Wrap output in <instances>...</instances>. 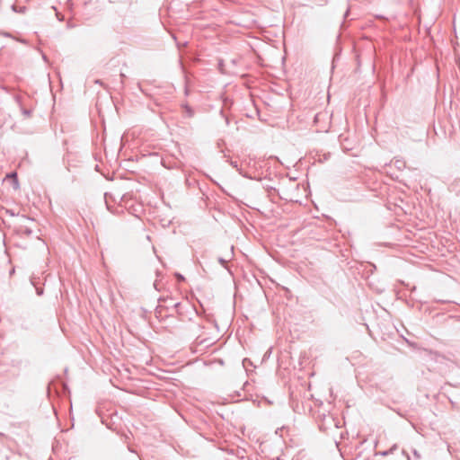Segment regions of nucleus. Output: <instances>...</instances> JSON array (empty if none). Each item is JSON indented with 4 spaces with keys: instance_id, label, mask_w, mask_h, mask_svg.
I'll use <instances>...</instances> for the list:
<instances>
[{
    "instance_id": "obj_13",
    "label": "nucleus",
    "mask_w": 460,
    "mask_h": 460,
    "mask_svg": "<svg viewBox=\"0 0 460 460\" xmlns=\"http://www.w3.org/2000/svg\"><path fill=\"white\" fill-rule=\"evenodd\" d=\"M154 287H155V289H157V281H155V282L154 283Z\"/></svg>"
},
{
    "instance_id": "obj_4",
    "label": "nucleus",
    "mask_w": 460,
    "mask_h": 460,
    "mask_svg": "<svg viewBox=\"0 0 460 460\" xmlns=\"http://www.w3.org/2000/svg\"><path fill=\"white\" fill-rule=\"evenodd\" d=\"M11 9H12V11H13L15 13H25L26 11H27V7L26 6H17L15 4H13L11 6Z\"/></svg>"
},
{
    "instance_id": "obj_11",
    "label": "nucleus",
    "mask_w": 460,
    "mask_h": 460,
    "mask_svg": "<svg viewBox=\"0 0 460 460\" xmlns=\"http://www.w3.org/2000/svg\"><path fill=\"white\" fill-rule=\"evenodd\" d=\"M349 13V9H348L344 14V18H347Z\"/></svg>"
},
{
    "instance_id": "obj_9",
    "label": "nucleus",
    "mask_w": 460,
    "mask_h": 460,
    "mask_svg": "<svg viewBox=\"0 0 460 460\" xmlns=\"http://www.w3.org/2000/svg\"><path fill=\"white\" fill-rule=\"evenodd\" d=\"M321 114H316L314 117V121L317 122L319 120Z\"/></svg>"
},
{
    "instance_id": "obj_15",
    "label": "nucleus",
    "mask_w": 460,
    "mask_h": 460,
    "mask_svg": "<svg viewBox=\"0 0 460 460\" xmlns=\"http://www.w3.org/2000/svg\"><path fill=\"white\" fill-rule=\"evenodd\" d=\"M7 213H10L11 216H14V213L11 212L10 210H7Z\"/></svg>"
},
{
    "instance_id": "obj_6",
    "label": "nucleus",
    "mask_w": 460,
    "mask_h": 460,
    "mask_svg": "<svg viewBox=\"0 0 460 460\" xmlns=\"http://www.w3.org/2000/svg\"><path fill=\"white\" fill-rule=\"evenodd\" d=\"M218 262H219L222 266L226 267V263H227V260H226V259H224V258H221V257H220V258H218Z\"/></svg>"
},
{
    "instance_id": "obj_14",
    "label": "nucleus",
    "mask_w": 460,
    "mask_h": 460,
    "mask_svg": "<svg viewBox=\"0 0 460 460\" xmlns=\"http://www.w3.org/2000/svg\"><path fill=\"white\" fill-rule=\"evenodd\" d=\"M376 18H378V19H383L384 17H383L381 14H378V15L376 16Z\"/></svg>"
},
{
    "instance_id": "obj_7",
    "label": "nucleus",
    "mask_w": 460,
    "mask_h": 460,
    "mask_svg": "<svg viewBox=\"0 0 460 460\" xmlns=\"http://www.w3.org/2000/svg\"><path fill=\"white\" fill-rule=\"evenodd\" d=\"M412 453H413V456H414V457H415L416 459H420V453H419L416 449H414V450L412 451Z\"/></svg>"
},
{
    "instance_id": "obj_16",
    "label": "nucleus",
    "mask_w": 460,
    "mask_h": 460,
    "mask_svg": "<svg viewBox=\"0 0 460 460\" xmlns=\"http://www.w3.org/2000/svg\"><path fill=\"white\" fill-rule=\"evenodd\" d=\"M2 435V433H0V436Z\"/></svg>"
},
{
    "instance_id": "obj_1",
    "label": "nucleus",
    "mask_w": 460,
    "mask_h": 460,
    "mask_svg": "<svg viewBox=\"0 0 460 460\" xmlns=\"http://www.w3.org/2000/svg\"><path fill=\"white\" fill-rule=\"evenodd\" d=\"M32 223L33 220L28 217L21 216L20 222L17 226V233L25 236L32 234V229L27 225V223Z\"/></svg>"
},
{
    "instance_id": "obj_5",
    "label": "nucleus",
    "mask_w": 460,
    "mask_h": 460,
    "mask_svg": "<svg viewBox=\"0 0 460 460\" xmlns=\"http://www.w3.org/2000/svg\"><path fill=\"white\" fill-rule=\"evenodd\" d=\"M397 447L396 445H394L389 451H384L381 453L382 456H387L389 453H392L394 450H395Z\"/></svg>"
},
{
    "instance_id": "obj_12",
    "label": "nucleus",
    "mask_w": 460,
    "mask_h": 460,
    "mask_svg": "<svg viewBox=\"0 0 460 460\" xmlns=\"http://www.w3.org/2000/svg\"><path fill=\"white\" fill-rule=\"evenodd\" d=\"M180 305H181V303H179V302H178V303H175V304L173 305V306H174L175 308L179 307Z\"/></svg>"
},
{
    "instance_id": "obj_3",
    "label": "nucleus",
    "mask_w": 460,
    "mask_h": 460,
    "mask_svg": "<svg viewBox=\"0 0 460 460\" xmlns=\"http://www.w3.org/2000/svg\"><path fill=\"white\" fill-rule=\"evenodd\" d=\"M182 109L184 110L185 116L188 118H192L195 114L194 110L189 106L187 103L181 105Z\"/></svg>"
},
{
    "instance_id": "obj_2",
    "label": "nucleus",
    "mask_w": 460,
    "mask_h": 460,
    "mask_svg": "<svg viewBox=\"0 0 460 460\" xmlns=\"http://www.w3.org/2000/svg\"><path fill=\"white\" fill-rule=\"evenodd\" d=\"M30 281L35 288L36 294L38 296H42L44 293V288L42 287L43 283H41L40 279L39 277L31 276Z\"/></svg>"
},
{
    "instance_id": "obj_8",
    "label": "nucleus",
    "mask_w": 460,
    "mask_h": 460,
    "mask_svg": "<svg viewBox=\"0 0 460 460\" xmlns=\"http://www.w3.org/2000/svg\"><path fill=\"white\" fill-rule=\"evenodd\" d=\"M22 113L26 116V117H29L31 115V111L29 110H22Z\"/></svg>"
},
{
    "instance_id": "obj_10",
    "label": "nucleus",
    "mask_w": 460,
    "mask_h": 460,
    "mask_svg": "<svg viewBox=\"0 0 460 460\" xmlns=\"http://www.w3.org/2000/svg\"><path fill=\"white\" fill-rule=\"evenodd\" d=\"M177 278H178L179 279H181V280H183V279H184L183 276H182V275H181V274H177Z\"/></svg>"
}]
</instances>
